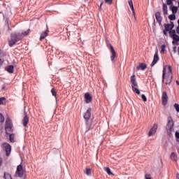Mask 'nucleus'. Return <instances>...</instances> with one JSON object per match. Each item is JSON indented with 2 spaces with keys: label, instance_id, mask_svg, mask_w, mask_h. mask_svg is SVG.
<instances>
[{
  "label": "nucleus",
  "instance_id": "obj_40",
  "mask_svg": "<svg viewBox=\"0 0 179 179\" xmlns=\"http://www.w3.org/2000/svg\"><path fill=\"white\" fill-rule=\"evenodd\" d=\"M106 3H108V5H111L113 3V0H105Z\"/></svg>",
  "mask_w": 179,
  "mask_h": 179
},
{
  "label": "nucleus",
  "instance_id": "obj_8",
  "mask_svg": "<svg viewBox=\"0 0 179 179\" xmlns=\"http://www.w3.org/2000/svg\"><path fill=\"white\" fill-rule=\"evenodd\" d=\"M109 47H110V52L112 54L110 56V59H111V61H113L114 59L117 57V53L115 52V50L114 49V47H113V45H111V43H109Z\"/></svg>",
  "mask_w": 179,
  "mask_h": 179
},
{
  "label": "nucleus",
  "instance_id": "obj_50",
  "mask_svg": "<svg viewBox=\"0 0 179 179\" xmlns=\"http://www.w3.org/2000/svg\"><path fill=\"white\" fill-rule=\"evenodd\" d=\"M17 1H20V0H17Z\"/></svg>",
  "mask_w": 179,
  "mask_h": 179
},
{
  "label": "nucleus",
  "instance_id": "obj_42",
  "mask_svg": "<svg viewBox=\"0 0 179 179\" xmlns=\"http://www.w3.org/2000/svg\"><path fill=\"white\" fill-rule=\"evenodd\" d=\"M175 136H176V138H177V139H179V132H176L175 133Z\"/></svg>",
  "mask_w": 179,
  "mask_h": 179
},
{
  "label": "nucleus",
  "instance_id": "obj_45",
  "mask_svg": "<svg viewBox=\"0 0 179 179\" xmlns=\"http://www.w3.org/2000/svg\"><path fill=\"white\" fill-rule=\"evenodd\" d=\"M176 33L177 34H179V26H178L176 28Z\"/></svg>",
  "mask_w": 179,
  "mask_h": 179
},
{
  "label": "nucleus",
  "instance_id": "obj_29",
  "mask_svg": "<svg viewBox=\"0 0 179 179\" xmlns=\"http://www.w3.org/2000/svg\"><path fill=\"white\" fill-rule=\"evenodd\" d=\"M163 12L164 15H167V6L166 4L163 5Z\"/></svg>",
  "mask_w": 179,
  "mask_h": 179
},
{
  "label": "nucleus",
  "instance_id": "obj_33",
  "mask_svg": "<svg viewBox=\"0 0 179 179\" xmlns=\"http://www.w3.org/2000/svg\"><path fill=\"white\" fill-rule=\"evenodd\" d=\"M173 39L174 40V41H179V36L178 35H174L173 36H172Z\"/></svg>",
  "mask_w": 179,
  "mask_h": 179
},
{
  "label": "nucleus",
  "instance_id": "obj_28",
  "mask_svg": "<svg viewBox=\"0 0 179 179\" xmlns=\"http://www.w3.org/2000/svg\"><path fill=\"white\" fill-rule=\"evenodd\" d=\"M171 10L174 15V14L177 13L178 10V7L173 6L171 8Z\"/></svg>",
  "mask_w": 179,
  "mask_h": 179
},
{
  "label": "nucleus",
  "instance_id": "obj_11",
  "mask_svg": "<svg viewBox=\"0 0 179 179\" xmlns=\"http://www.w3.org/2000/svg\"><path fill=\"white\" fill-rule=\"evenodd\" d=\"M48 33H50V31L48 30V27L47 26L46 30L41 34V37L39 39L40 41H43V40H44V38L48 36Z\"/></svg>",
  "mask_w": 179,
  "mask_h": 179
},
{
  "label": "nucleus",
  "instance_id": "obj_46",
  "mask_svg": "<svg viewBox=\"0 0 179 179\" xmlns=\"http://www.w3.org/2000/svg\"><path fill=\"white\" fill-rule=\"evenodd\" d=\"M2 162H3V159L2 158L0 157V166H2Z\"/></svg>",
  "mask_w": 179,
  "mask_h": 179
},
{
  "label": "nucleus",
  "instance_id": "obj_23",
  "mask_svg": "<svg viewBox=\"0 0 179 179\" xmlns=\"http://www.w3.org/2000/svg\"><path fill=\"white\" fill-rule=\"evenodd\" d=\"M171 159L174 160V162H177V154L175 152H172L171 155Z\"/></svg>",
  "mask_w": 179,
  "mask_h": 179
},
{
  "label": "nucleus",
  "instance_id": "obj_7",
  "mask_svg": "<svg viewBox=\"0 0 179 179\" xmlns=\"http://www.w3.org/2000/svg\"><path fill=\"white\" fill-rule=\"evenodd\" d=\"M23 166L22 165H18L17 166V171L15 172L16 177H23Z\"/></svg>",
  "mask_w": 179,
  "mask_h": 179
},
{
  "label": "nucleus",
  "instance_id": "obj_47",
  "mask_svg": "<svg viewBox=\"0 0 179 179\" xmlns=\"http://www.w3.org/2000/svg\"><path fill=\"white\" fill-rule=\"evenodd\" d=\"M176 48H177V47H174V48H173V52H176Z\"/></svg>",
  "mask_w": 179,
  "mask_h": 179
},
{
  "label": "nucleus",
  "instance_id": "obj_41",
  "mask_svg": "<svg viewBox=\"0 0 179 179\" xmlns=\"http://www.w3.org/2000/svg\"><path fill=\"white\" fill-rule=\"evenodd\" d=\"M173 0H167L166 1V3H167V5H171V3H173V1H172Z\"/></svg>",
  "mask_w": 179,
  "mask_h": 179
},
{
  "label": "nucleus",
  "instance_id": "obj_13",
  "mask_svg": "<svg viewBox=\"0 0 179 179\" xmlns=\"http://www.w3.org/2000/svg\"><path fill=\"white\" fill-rule=\"evenodd\" d=\"M169 100V96H167V93L166 92L162 94V104L163 106H166L167 104V101Z\"/></svg>",
  "mask_w": 179,
  "mask_h": 179
},
{
  "label": "nucleus",
  "instance_id": "obj_2",
  "mask_svg": "<svg viewBox=\"0 0 179 179\" xmlns=\"http://www.w3.org/2000/svg\"><path fill=\"white\" fill-rule=\"evenodd\" d=\"M22 40V35L19 32H14L10 34V38L8 40L10 47H13L16 43Z\"/></svg>",
  "mask_w": 179,
  "mask_h": 179
},
{
  "label": "nucleus",
  "instance_id": "obj_43",
  "mask_svg": "<svg viewBox=\"0 0 179 179\" xmlns=\"http://www.w3.org/2000/svg\"><path fill=\"white\" fill-rule=\"evenodd\" d=\"M0 53H1L0 58H3L2 57H3V55H5V54H3V52H2L1 50H0Z\"/></svg>",
  "mask_w": 179,
  "mask_h": 179
},
{
  "label": "nucleus",
  "instance_id": "obj_17",
  "mask_svg": "<svg viewBox=\"0 0 179 179\" xmlns=\"http://www.w3.org/2000/svg\"><path fill=\"white\" fill-rule=\"evenodd\" d=\"M85 103L88 104V103H90V93L87 92L85 94Z\"/></svg>",
  "mask_w": 179,
  "mask_h": 179
},
{
  "label": "nucleus",
  "instance_id": "obj_21",
  "mask_svg": "<svg viewBox=\"0 0 179 179\" xmlns=\"http://www.w3.org/2000/svg\"><path fill=\"white\" fill-rule=\"evenodd\" d=\"M29 33H30V29L24 31L22 33H20V36H22V38H23L24 37H26V36H27V34H29Z\"/></svg>",
  "mask_w": 179,
  "mask_h": 179
},
{
  "label": "nucleus",
  "instance_id": "obj_48",
  "mask_svg": "<svg viewBox=\"0 0 179 179\" xmlns=\"http://www.w3.org/2000/svg\"><path fill=\"white\" fill-rule=\"evenodd\" d=\"M101 5H103V2L101 3L99 9H101Z\"/></svg>",
  "mask_w": 179,
  "mask_h": 179
},
{
  "label": "nucleus",
  "instance_id": "obj_20",
  "mask_svg": "<svg viewBox=\"0 0 179 179\" xmlns=\"http://www.w3.org/2000/svg\"><path fill=\"white\" fill-rule=\"evenodd\" d=\"M138 71L140 69H142V71H145L146 69V64H141L138 66H137Z\"/></svg>",
  "mask_w": 179,
  "mask_h": 179
},
{
  "label": "nucleus",
  "instance_id": "obj_14",
  "mask_svg": "<svg viewBox=\"0 0 179 179\" xmlns=\"http://www.w3.org/2000/svg\"><path fill=\"white\" fill-rule=\"evenodd\" d=\"M5 149H6V155L7 157L10 156V152H12V147L10 145L9 143L6 144Z\"/></svg>",
  "mask_w": 179,
  "mask_h": 179
},
{
  "label": "nucleus",
  "instance_id": "obj_18",
  "mask_svg": "<svg viewBox=\"0 0 179 179\" xmlns=\"http://www.w3.org/2000/svg\"><path fill=\"white\" fill-rule=\"evenodd\" d=\"M7 135H9V141L12 143L15 142V134H6Z\"/></svg>",
  "mask_w": 179,
  "mask_h": 179
},
{
  "label": "nucleus",
  "instance_id": "obj_38",
  "mask_svg": "<svg viewBox=\"0 0 179 179\" xmlns=\"http://www.w3.org/2000/svg\"><path fill=\"white\" fill-rule=\"evenodd\" d=\"M141 99H143V101H148V99L145 94L141 95Z\"/></svg>",
  "mask_w": 179,
  "mask_h": 179
},
{
  "label": "nucleus",
  "instance_id": "obj_12",
  "mask_svg": "<svg viewBox=\"0 0 179 179\" xmlns=\"http://www.w3.org/2000/svg\"><path fill=\"white\" fill-rule=\"evenodd\" d=\"M24 117L22 120L23 127H27V124H29V116L26 112L24 113Z\"/></svg>",
  "mask_w": 179,
  "mask_h": 179
},
{
  "label": "nucleus",
  "instance_id": "obj_32",
  "mask_svg": "<svg viewBox=\"0 0 179 179\" xmlns=\"http://www.w3.org/2000/svg\"><path fill=\"white\" fill-rule=\"evenodd\" d=\"M170 20H176V15L172 14L169 16Z\"/></svg>",
  "mask_w": 179,
  "mask_h": 179
},
{
  "label": "nucleus",
  "instance_id": "obj_31",
  "mask_svg": "<svg viewBox=\"0 0 179 179\" xmlns=\"http://www.w3.org/2000/svg\"><path fill=\"white\" fill-rule=\"evenodd\" d=\"M165 51H166V45H162L161 46V54H164Z\"/></svg>",
  "mask_w": 179,
  "mask_h": 179
},
{
  "label": "nucleus",
  "instance_id": "obj_37",
  "mask_svg": "<svg viewBox=\"0 0 179 179\" xmlns=\"http://www.w3.org/2000/svg\"><path fill=\"white\" fill-rule=\"evenodd\" d=\"M85 174H87V176H90V168L86 169Z\"/></svg>",
  "mask_w": 179,
  "mask_h": 179
},
{
  "label": "nucleus",
  "instance_id": "obj_39",
  "mask_svg": "<svg viewBox=\"0 0 179 179\" xmlns=\"http://www.w3.org/2000/svg\"><path fill=\"white\" fill-rule=\"evenodd\" d=\"M144 179H152V176L150 174H145Z\"/></svg>",
  "mask_w": 179,
  "mask_h": 179
},
{
  "label": "nucleus",
  "instance_id": "obj_22",
  "mask_svg": "<svg viewBox=\"0 0 179 179\" xmlns=\"http://www.w3.org/2000/svg\"><path fill=\"white\" fill-rule=\"evenodd\" d=\"M103 169H104V171H106L107 173V174H108V176H113V173L111 172V169H110L109 167H105Z\"/></svg>",
  "mask_w": 179,
  "mask_h": 179
},
{
  "label": "nucleus",
  "instance_id": "obj_9",
  "mask_svg": "<svg viewBox=\"0 0 179 179\" xmlns=\"http://www.w3.org/2000/svg\"><path fill=\"white\" fill-rule=\"evenodd\" d=\"M157 131V124H155L150 129L148 136H153L155 134H156V131Z\"/></svg>",
  "mask_w": 179,
  "mask_h": 179
},
{
  "label": "nucleus",
  "instance_id": "obj_10",
  "mask_svg": "<svg viewBox=\"0 0 179 179\" xmlns=\"http://www.w3.org/2000/svg\"><path fill=\"white\" fill-rule=\"evenodd\" d=\"M168 120H169V122L167 124L166 129L170 132H171V129H173V127H174V122H173V120L171 119V117H169Z\"/></svg>",
  "mask_w": 179,
  "mask_h": 179
},
{
  "label": "nucleus",
  "instance_id": "obj_26",
  "mask_svg": "<svg viewBox=\"0 0 179 179\" xmlns=\"http://www.w3.org/2000/svg\"><path fill=\"white\" fill-rule=\"evenodd\" d=\"M0 122L1 124H3V122H5V116H3L1 113H0Z\"/></svg>",
  "mask_w": 179,
  "mask_h": 179
},
{
  "label": "nucleus",
  "instance_id": "obj_5",
  "mask_svg": "<svg viewBox=\"0 0 179 179\" xmlns=\"http://www.w3.org/2000/svg\"><path fill=\"white\" fill-rule=\"evenodd\" d=\"M84 119L85 120V122H86V124H87V129L86 132H87L90 129V125H89V120H90V108H88L87 110L86 113H85Z\"/></svg>",
  "mask_w": 179,
  "mask_h": 179
},
{
  "label": "nucleus",
  "instance_id": "obj_16",
  "mask_svg": "<svg viewBox=\"0 0 179 179\" xmlns=\"http://www.w3.org/2000/svg\"><path fill=\"white\" fill-rule=\"evenodd\" d=\"M155 17H156L157 21L160 24V23H162V15L160 14V13H159V12L156 13H155Z\"/></svg>",
  "mask_w": 179,
  "mask_h": 179
},
{
  "label": "nucleus",
  "instance_id": "obj_1",
  "mask_svg": "<svg viewBox=\"0 0 179 179\" xmlns=\"http://www.w3.org/2000/svg\"><path fill=\"white\" fill-rule=\"evenodd\" d=\"M173 80V71L171 70V66H164L162 74V82L166 85H170Z\"/></svg>",
  "mask_w": 179,
  "mask_h": 179
},
{
  "label": "nucleus",
  "instance_id": "obj_25",
  "mask_svg": "<svg viewBox=\"0 0 179 179\" xmlns=\"http://www.w3.org/2000/svg\"><path fill=\"white\" fill-rule=\"evenodd\" d=\"M5 26L8 28V30H10V28H9V18L5 19Z\"/></svg>",
  "mask_w": 179,
  "mask_h": 179
},
{
  "label": "nucleus",
  "instance_id": "obj_27",
  "mask_svg": "<svg viewBox=\"0 0 179 179\" xmlns=\"http://www.w3.org/2000/svg\"><path fill=\"white\" fill-rule=\"evenodd\" d=\"M173 29V25L171 24H166L165 25V29L169 31V30H171Z\"/></svg>",
  "mask_w": 179,
  "mask_h": 179
},
{
  "label": "nucleus",
  "instance_id": "obj_24",
  "mask_svg": "<svg viewBox=\"0 0 179 179\" xmlns=\"http://www.w3.org/2000/svg\"><path fill=\"white\" fill-rule=\"evenodd\" d=\"M4 179H12V176L6 172L4 173L3 176Z\"/></svg>",
  "mask_w": 179,
  "mask_h": 179
},
{
  "label": "nucleus",
  "instance_id": "obj_19",
  "mask_svg": "<svg viewBox=\"0 0 179 179\" xmlns=\"http://www.w3.org/2000/svg\"><path fill=\"white\" fill-rule=\"evenodd\" d=\"M129 5L133 12V15L135 16V9L134 8V3H132V0L129 1Z\"/></svg>",
  "mask_w": 179,
  "mask_h": 179
},
{
  "label": "nucleus",
  "instance_id": "obj_6",
  "mask_svg": "<svg viewBox=\"0 0 179 179\" xmlns=\"http://www.w3.org/2000/svg\"><path fill=\"white\" fill-rule=\"evenodd\" d=\"M157 61H159V49L157 48H155V53L154 55V59L151 64V66H155L156 64H157Z\"/></svg>",
  "mask_w": 179,
  "mask_h": 179
},
{
  "label": "nucleus",
  "instance_id": "obj_44",
  "mask_svg": "<svg viewBox=\"0 0 179 179\" xmlns=\"http://www.w3.org/2000/svg\"><path fill=\"white\" fill-rule=\"evenodd\" d=\"M2 90H6V85H5V84L3 85L2 87H1Z\"/></svg>",
  "mask_w": 179,
  "mask_h": 179
},
{
  "label": "nucleus",
  "instance_id": "obj_34",
  "mask_svg": "<svg viewBox=\"0 0 179 179\" xmlns=\"http://www.w3.org/2000/svg\"><path fill=\"white\" fill-rule=\"evenodd\" d=\"M169 34H170L171 37L176 36V31H174V30L170 31Z\"/></svg>",
  "mask_w": 179,
  "mask_h": 179
},
{
  "label": "nucleus",
  "instance_id": "obj_36",
  "mask_svg": "<svg viewBox=\"0 0 179 179\" xmlns=\"http://www.w3.org/2000/svg\"><path fill=\"white\" fill-rule=\"evenodd\" d=\"M5 100H6L5 97L0 98V106L3 104V102L5 101Z\"/></svg>",
  "mask_w": 179,
  "mask_h": 179
},
{
  "label": "nucleus",
  "instance_id": "obj_35",
  "mask_svg": "<svg viewBox=\"0 0 179 179\" xmlns=\"http://www.w3.org/2000/svg\"><path fill=\"white\" fill-rule=\"evenodd\" d=\"M174 107L177 113H179V104L178 103H175Z\"/></svg>",
  "mask_w": 179,
  "mask_h": 179
},
{
  "label": "nucleus",
  "instance_id": "obj_49",
  "mask_svg": "<svg viewBox=\"0 0 179 179\" xmlns=\"http://www.w3.org/2000/svg\"><path fill=\"white\" fill-rule=\"evenodd\" d=\"M178 54L179 55V47L178 48Z\"/></svg>",
  "mask_w": 179,
  "mask_h": 179
},
{
  "label": "nucleus",
  "instance_id": "obj_3",
  "mask_svg": "<svg viewBox=\"0 0 179 179\" xmlns=\"http://www.w3.org/2000/svg\"><path fill=\"white\" fill-rule=\"evenodd\" d=\"M130 83H131L133 92L136 93V94H141V91L138 89V83H136V78H135V75L131 76Z\"/></svg>",
  "mask_w": 179,
  "mask_h": 179
},
{
  "label": "nucleus",
  "instance_id": "obj_4",
  "mask_svg": "<svg viewBox=\"0 0 179 179\" xmlns=\"http://www.w3.org/2000/svg\"><path fill=\"white\" fill-rule=\"evenodd\" d=\"M5 129L6 134H10V132H13V124L9 117H7L6 120Z\"/></svg>",
  "mask_w": 179,
  "mask_h": 179
},
{
  "label": "nucleus",
  "instance_id": "obj_30",
  "mask_svg": "<svg viewBox=\"0 0 179 179\" xmlns=\"http://www.w3.org/2000/svg\"><path fill=\"white\" fill-rule=\"evenodd\" d=\"M51 93H52V96H54L55 97V99H57V91H55V88H52L51 90Z\"/></svg>",
  "mask_w": 179,
  "mask_h": 179
},
{
  "label": "nucleus",
  "instance_id": "obj_15",
  "mask_svg": "<svg viewBox=\"0 0 179 179\" xmlns=\"http://www.w3.org/2000/svg\"><path fill=\"white\" fill-rule=\"evenodd\" d=\"M5 69L8 73H13L15 72V66L13 65H8L6 66Z\"/></svg>",
  "mask_w": 179,
  "mask_h": 179
}]
</instances>
